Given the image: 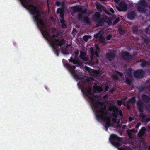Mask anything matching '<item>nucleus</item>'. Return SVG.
Here are the masks:
<instances>
[{
    "instance_id": "1",
    "label": "nucleus",
    "mask_w": 150,
    "mask_h": 150,
    "mask_svg": "<svg viewBox=\"0 0 150 150\" xmlns=\"http://www.w3.org/2000/svg\"><path fill=\"white\" fill-rule=\"evenodd\" d=\"M20 0L22 4L24 6H26L29 10L30 13L33 16V18L36 21L37 25L40 28L43 36L47 38H57V36L54 34H53L52 35H51L50 30L47 28L44 21L40 18L41 14L36 6L28 3L32 0Z\"/></svg>"
},
{
    "instance_id": "2",
    "label": "nucleus",
    "mask_w": 150,
    "mask_h": 150,
    "mask_svg": "<svg viewBox=\"0 0 150 150\" xmlns=\"http://www.w3.org/2000/svg\"><path fill=\"white\" fill-rule=\"evenodd\" d=\"M78 84H79L81 87L85 89L86 91L81 90V91L84 95H86L91 101V106L93 110L94 111L103 108L105 105L100 100H95V96L92 92V81L87 78L81 81Z\"/></svg>"
},
{
    "instance_id": "3",
    "label": "nucleus",
    "mask_w": 150,
    "mask_h": 150,
    "mask_svg": "<svg viewBox=\"0 0 150 150\" xmlns=\"http://www.w3.org/2000/svg\"><path fill=\"white\" fill-rule=\"evenodd\" d=\"M106 106L105 105L103 108H100L94 112L97 119L98 120H101L105 123V130L107 131L108 127L111 126V120L106 110Z\"/></svg>"
},
{
    "instance_id": "4",
    "label": "nucleus",
    "mask_w": 150,
    "mask_h": 150,
    "mask_svg": "<svg viewBox=\"0 0 150 150\" xmlns=\"http://www.w3.org/2000/svg\"><path fill=\"white\" fill-rule=\"evenodd\" d=\"M111 143L115 146L118 147L119 150H130V149L127 148L125 146L119 148L120 146V144L119 142L122 140V138L119 137L115 134L111 135L110 139Z\"/></svg>"
},
{
    "instance_id": "5",
    "label": "nucleus",
    "mask_w": 150,
    "mask_h": 150,
    "mask_svg": "<svg viewBox=\"0 0 150 150\" xmlns=\"http://www.w3.org/2000/svg\"><path fill=\"white\" fill-rule=\"evenodd\" d=\"M137 105L139 112H141L140 116L143 122H148L150 121V117L149 116L144 115L143 113L145 108V105L142 102L138 101L137 103Z\"/></svg>"
},
{
    "instance_id": "6",
    "label": "nucleus",
    "mask_w": 150,
    "mask_h": 150,
    "mask_svg": "<svg viewBox=\"0 0 150 150\" xmlns=\"http://www.w3.org/2000/svg\"><path fill=\"white\" fill-rule=\"evenodd\" d=\"M101 14L98 12H95L94 15L93 16L94 21L96 23V27H99L103 25L106 22V20L104 18H100Z\"/></svg>"
},
{
    "instance_id": "7",
    "label": "nucleus",
    "mask_w": 150,
    "mask_h": 150,
    "mask_svg": "<svg viewBox=\"0 0 150 150\" xmlns=\"http://www.w3.org/2000/svg\"><path fill=\"white\" fill-rule=\"evenodd\" d=\"M108 109L110 111H112L113 116L116 117L119 115L121 116V118L123 117V113L121 110H119L117 106L112 104H110L108 107Z\"/></svg>"
},
{
    "instance_id": "8",
    "label": "nucleus",
    "mask_w": 150,
    "mask_h": 150,
    "mask_svg": "<svg viewBox=\"0 0 150 150\" xmlns=\"http://www.w3.org/2000/svg\"><path fill=\"white\" fill-rule=\"evenodd\" d=\"M147 3L145 0H140L139 5L137 7V10L140 13H145Z\"/></svg>"
},
{
    "instance_id": "9",
    "label": "nucleus",
    "mask_w": 150,
    "mask_h": 150,
    "mask_svg": "<svg viewBox=\"0 0 150 150\" xmlns=\"http://www.w3.org/2000/svg\"><path fill=\"white\" fill-rule=\"evenodd\" d=\"M67 67L71 74L75 79L78 80L80 79L78 74L76 73L75 71V69L76 68L75 66L68 64L67 65Z\"/></svg>"
},
{
    "instance_id": "10",
    "label": "nucleus",
    "mask_w": 150,
    "mask_h": 150,
    "mask_svg": "<svg viewBox=\"0 0 150 150\" xmlns=\"http://www.w3.org/2000/svg\"><path fill=\"white\" fill-rule=\"evenodd\" d=\"M149 28L147 27L143 32L144 34H143L142 33L141 34V36L142 39L144 40V42L146 44L149 43L150 42V38L149 37L147 36L146 35L149 30Z\"/></svg>"
},
{
    "instance_id": "11",
    "label": "nucleus",
    "mask_w": 150,
    "mask_h": 150,
    "mask_svg": "<svg viewBox=\"0 0 150 150\" xmlns=\"http://www.w3.org/2000/svg\"><path fill=\"white\" fill-rule=\"evenodd\" d=\"M122 59L125 61H130L133 58V56L127 51H123L121 53Z\"/></svg>"
},
{
    "instance_id": "12",
    "label": "nucleus",
    "mask_w": 150,
    "mask_h": 150,
    "mask_svg": "<svg viewBox=\"0 0 150 150\" xmlns=\"http://www.w3.org/2000/svg\"><path fill=\"white\" fill-rule=\"evenodd\" d=\"M144 72L142 69H139L134 73V76L136 78H141L143 77Z\"/></svg>"
},
{
    "instance_id": "13",
    "label": "nucleus",
    "mask_w": 150,
    "mask_h": 150,
    "mask_svg": "<svg viewBox=\"0 0 150 150\" xmlns=\"http://www.w3.org/2000/svg\"><path fill=\"white\" fill-rule=\"evenodd\" d=\"M136 15L134 11H130L127 13V18L130 20H133L135 18Z\"/></svg>"
},
{
    "instance_id": "14",
    "label": "nucleus",
    "mask_w": 150,
    "mask_h": 150,
    "mask_svg": "<svg viewBox=\"0 0 150 150\" xmlns=\"http://www.w3.org/2000/svg\"><path fill=\"white\" fill-rule=\"evenodd\" d=\"M80 52V54L79 57L81 59L84 61H88L89 60L88 57V56H86V54L85 52L81 51Z\"/></svg>"
},
{
    "instance_id": "15",
    "label": "nucleus",
    "mask_w": 150,
    "mask_h": 150,
    "mask_svg": "<svg viewBox=\"0 0 150 150\" xmlns=\"http://www.w3.org/2000/svg\"><path fill=\"white\" fill-rule=\"evenodd\" d=\"M105 56L107 59L110 61H112L114 60L115 57V54L112 52L107 53Z\"/></svg>"
},
{
    "instance_id": "16",
    "label": "nucleus",
    "mask_w": 150,
    "mask_h": 150,
    "mask_svg": "<svg viewBox=\"0 0 150 150\" xmlns=\"http://www.w3.org/2000/svg\"><path fill=\"white\" fill-rule=\"evenodd\" d=\"M119 7L120 11H126L127 8L126 4L125 1H122L119 4Z\"/></svg>"
},
{
    "instance_id": "17",
    "label": "nucleus",
    "mask_w": 150,
    "mask_h": 150,
    "mask_svg": "<svg viewBox=\"0 0 150 150\" xmlns=\"http://www.w3.org/2000/svg\"><path fill=\"white\" fill-rule=\"evenodd\" d=\"M139 62H141V66L142 67H146L147 66H150V62L143 59H140Z\"/></svg>"
},
{
    "instance_id": "18",
    "label": "nucleus",
    "mask_w": 150,
    "mask_h": 150,
    "mask_svg": "<svg viewBox=\"0 0 150 150\" xmlns=\"http://www.w3.org/2000/svg\"><path fill=\"white\" fill-rule=\"evenodd\" d=\"M142 98L144 102L146 103H149L150 102V98L147 95L143 94L142 96Z\"/></svg>"
},
{
    "instance_id": "19",
    "label": "nucleus",
    "mask_w": 150,
    "mask_h": 150,
    "mask_svg": "<svg viewBox=\"0 0 150 150\" xmlns=\"http://www.w3.org/2000/svg\"><path fill=\"white\" fill-rule=\"evenodd\" d=\"M125 78L126 83L130 86L133 82L132 76H127L126 75L125 76Z\"/></svg>"
},
{
    "instance_id": "20",
    "label": "nucleus",
    "mask_w": 150,
    "mask_h": 150,
    "mask_svg": "<svg viewBox=\"0 0 150 150\" xmlns=\"http://www.w3.org/2000/svg\"><path fill=\"white\" fill-rule=\"evenodd\" d=\"M93 88V90L97 92L101 93L103 91V88L102 87L97 86L96 83H94Z\"/></svg>"
},
{
    "instance_id": "21",
    "label": "nucleus",
    "mask_w": 150,
    "mask_h": 150,
    "mask_svg": "<svg viewBox=\"0 0 150 150\" xmlns=\"http://www.w3.org/2000/svg\"><path fill=\"white\" fill-rule=\"evenodd\" d=\"M71 8L73 11L75 13L80 12V11L82 10V8L79 6L72 7Z\"/></svg>"
},
{
    "instance_id": "22",
    "label": "nucleus",
    "mask_w": 150,
    "mask_h": 150,
    "mask_svg": "<svg viewBox=\"0 0 150 150\" xmlns=\"http://www.w3.org/2000/svg\"><path fill=\"white\" fill-rule=\"evenodd\" d=\"M99 74V71L97 70H93L91 73V75L92 77H96Z\"/></svg>"
},
{
    "instance_id": "23",
    "label": "nucleus",
    "mask_w": 150,
    "mask_h": 150,
    "mask_svg": "<svg viewBox=\"0 0 150 150\" xmlns=\"http://www.w3.org/2000/svg\"><path fill=\"white\" fill-rule=\"evenodd\" d=\"M60 22L61 24V27L62 28H66L67 26L66 24V21L64 19H61L60 20Z\"/></svg>"
},
{
    "instance_id": "24",
    "label": "nucleus",
    "mask_w": 150,
    "mask_h": 150,
    "mask_svg": "<svg viewBox=\"0 0 150 150\" xmlns=\"http://www.w3.org/2000/svg\"><path fill=\"white\" fill-rule=\"evenodd\" d=\"M99 38V41L100 43L104 45L105 44V40L104 37L102 35H100L98 36Z\"/></svg>"
},
{
    "instance_id": "25",
    "label": "nucleus",
    "mask_w": 150,
    "mask_h": 150,
    "mask_svg": "<svg viewBox=\"0 0 150 150\" xmlns=\"http://www.w3.org/2000/svg\"><path fill=\"white\" fill-rule=\"evenodd\" d=\"M65 11V7H61L58 8L57 11V14L64 13Z\"/></svg>"
},
{
    "instance_id": "26",
    "label": "nucleus",
    "mask_w": 150,
    "mask_h": 150,
    "mask_svg": "<svg viewBox=\"0 0 150 150\" xmlns=\"http://www.w3.org/2000/svg\"><path fill=\"white\" fill-rule=\"evenodd\" d=\"M132 69L130 67L127 69L126 72V74L127 75V76H129L130 77H131V76H132Z\"/></svg>"
},
{
    "instance_id": "27",
    "label": "nucleus",
    "mask_w": 150,
    "mask_h": 150,
    "mask_svg": "<svg viewBox=\"0 0 150 150\" xmlns=\"http://www.w3.org/2000/svg\"><path fill=\"white\" fill-rule=\"evenodd\" d=\"M84 22L85 23L89 24L90 23V19L88 17V16H85L83 20Z\"/></svg>"
},
{
    "instance_id": "28",
    "label": "nucleus",
    "mask_w": 150,
    "mask_h": 150,
    "mask_svg": "<svg viewBox=\"0 0 150 150\" xmlns=\"http://www.w3.org/2000/svg\"><path fill=\"white\" fill-rule=\"evenodd\" d=\"M146 130V128L145 127H143L140 130L139 133L141 135H143L144 134Z\"/></svg>"
},
{
    "instance_id": "29",
    "label": "nucleus",
    "mask_w": 150,
    "mask_h": 150,
    "mask_svg": "<svg viewBox=\"0 0 150 150\" xmlns=\"http://www.w3.org/2000/svg\"><path fill=\"white\" fill-rule=\"evenodd\" d=\"M136 99L134 97H133L131 99H129L128 100V103H131L132 104L134 103H135Z\"/></svg>"
},
{
    "instance_id": "30",
    "label": "nucleus",
    "mask_w": 150,
    "mask_h": 150,
    "mask_svg": "<svg viewBox=\"0 0 150 150\" xmlns=\"http://www.w3.org/2000/svg\"><path fill=\"white\" fill-rule=\"evenodd\" d=\"M91 36L90 35H84L83 37V39L85 42H86L88 41L89 38H91Z\"/></svg>"
},
{
    "instance_id": "31",
    "label": "nucleus",
    "mask_w": 150,
    "mask_h": 150,
    "mask_svg": "<svg viewBox=\"0 0 150 150\" xmlns=\"http://www.w3.org/2000/svg\"><path fill=\"white\" fill-rule=\"evenodd\" d=\"M119 33V34L123 35L125 33V31L123 30L122 28H118Z\"/></svg>"
},
{
    "instance_id": "32",
    "label": "nucleus",
    "mask_w": 150,
    "mask_h": 150,
    "mask_svg": "<svg viewBox=\"0 0 150 150\" xmlns=\"http://www.w3.org/2000/svg\"><path fill=\"white\" fill-rule=\"evenodd\" d=\"M138 29L136 27H134L132 28L133 32L134 33L137 34L138 33Z\"/></svg>"
},
{
    "instance_id": "33",
    "label": "nucleus",
    "mask_w": 150,
    "mask_h": 150,
    "mask_svg": "<svg viewBox=\"0 0 150 150\" xmlns=\"http://www.w3.org/2000/svg\"><path fill=\"white\" fill-rule=\"evenodd\" d=\"M112 78L114 80L117 81L119 79L118 76L116 74L113 75L112 76Z\"/></svg>"
},
{
    "instance_id": "34",
    "label": "nucleus",
    "mask_w": 150,
    "mask_h": 150,
    "mask_svg": "<svg viewBox=\"0 0 150 150\" xmlns=\"http://www.w3.org/2000/svg\"><path fill=\"white\" fill-rule=\"evenodd\" d=\"M119 20L120 19L119 18H116L113 22V25H115L117 23H118L119 22Z\"/></svg>"
},
{
    "instance_id": "35",
    "label": "nucleus",
    "mask_w": 150,
    "mask_h": 150,
    "mask_svg": "<svg viewBox=\"0 0 150 150\" xmlns=\"http://www.w3.org/2000/svg\"><path fill=\"white\" fill-rule=\"evenodd\" d=\"M73 63L74 64H79V62L78 60L75 58H74V59L73 62Z\"/></svg>"
},
{
    "instance_id": "36",
    "label": "nucleus",
    "mask_w": 150,
    "mask_h": 150,
    "mask_svg": "<svg viewBox=\"0 0 150 150\" xmlns=\"http://www.w3.org/2000/svg\"><path fill=\"white\" fill-rule=\"evenodd\" d=\"M117 104L119 106H121L123 104V102L122 100H117Z\"/></svg>"
},
{
    "instance_id": "37",
    "label": "nucleus",
    "mask_w": 150,
    "mask_h": 150,
    "mask_svg": "<svg viewBox=\"0 0 150 150\" xmlns=\"http://www.w3.org/2000/svg\"><path fill=\"white\" fill-rule=\"evenodd\" d=\"M90 63L91 64L94 65L96 64H97L98 63V61H97L96 62H94L93 61H90Z\"/></svg>"
},
{
    "instance_id": "38",
    "label": "nucleus",
    "mask_w": 150,
    "mask_h": 150,
    "mask_svg": "<svg viewBox=\"0 0 150 150\" xmlns=\"http://www.w3.org/2000/svg\"><path fill=\"white\" fill-rule=\"evenodd\" d=\"M86 12L87 9H85L84 10H83L82 9V10L80 11V12H81L83 15L84 14H86Z\"/></svg>"
},
{
    "instance_id": "39",
    "label": "nucleus",
    "mask_w": 150,
    "mask_h": 150,
    "mask_svg": "<svg viewBox=\"0 0 150 150\" xmlns=\"http://www.w3.org/2000/svg\"><path fill=\"white\" fill-rule=\"evenodd\" d=\"M94 54L95 55L96 58L99 57V55L98 54V52L97 50L95 51L94 52Z\"/></svg>"
},
{
    "instance_id": "40",
    "label": "nucleus",
    "mask_w": 150,
    "mask_h": 150,
    "mask_svg": "<svg viewBox=\"0 0 150 150\" xmlns=\"http://www.w3.org/2000/svg\"><path fill=\"white\" fill-rule=\"evenodd\" d=\"M83 14L81 12H79L78 13V18L80 19H81L82 18V15Z\"/></svg>"
},
{
    "instance_id": "41",
    "label": "nucleus",
    "mask_w": 150,
    "mask_h": 150,
    "mask_svg": "<svg viewBox=\"0 0 150 150\" xmlns=\"http://www.w3.org/2000/svg\"><path fill=\"white\" fill-rule=\"evenodd\" d=\"M112 37V35L111 34H109L108 35L106 36V39L107 40H110Z\"/></svg>"
},
{
    "instance_id": "42",
    "label": "nucleus",
    "mask_w": 150,
    "mask_h": 150,
    "mask_svg": "<svg viewBox=\"0 0 150 150\" xmlns=\"http://www.w3.org/2000/svg\"><path fill=\"white\" fill-rule=\"evenodd\" d=\"M55 4L57 6H60V5H61L60 2L58 1H56L55 2Z\"/></svg>"
},
{
    "instance_id": "43",
    "label": "nucleus",
    "mask_w": 150,
    "mask_h": 150,
    "mask_svg": "<svg viewBox=\"0 0 150 150\" xmlns=\"http://www.w3.org/2000/svg\"><path fill=\"white\" fill-rule=\"evenodd\" d=\"M116 72L121 77L123 76V75L122 73L118 71H116Z\"/></svg>"
},
{
    "instance_id": "44",
    "label": "nucleus",
    "mask_w": 150,
    "mask_h": 150,
    "mask_svg": "<svg viewBox=\"0 0 150 150\" xmlns=\"http://www.w3.org/2000/svg\"><path fill=\"white\" fill-rule=\"evenodd\" d=\"M64 13H60V16L61 18V19H64Z\"/></svg>"
},
{
    "instance_id": "45",
    "label": "nucleus",
    "mask_w": 150,
    "mask_h": 150,
    "mask_svg": "<svg viewBox=\"0 0 150 150\" xmlns=\"http://www.w3.org/2000/svg\"><path fill=\"white\" fill-rule=\"evenodd\" d=\"M141 124L140 122L138 123L136 125L135 128L137 129H138L139 126L141 125Z\"/></svg>"
},
{
    "instance_id": "46",
    "label": "nucleus",
    "mask_w": 150,
    "mask_h": 150,
    "mask_svg": "<svg viewBox=\"0 0 150 150\" xmlns=\"http://www.w3.org/2000/svg\"><path fill=\"white\" fill-rule=\"evenodd\" d=\"M60 3H61V5L60 6H62V7H64V6L65 5V3L63 1H62V2H60Z\"/></svg>"
},
{
    "instance_id": "47",
    "label": "nucleus",
    "mask_w": 150,
    "mask_h": 150,
    "mask_svg": "<svg viewBox=\"0 0 150 150\" xmlns=\"http://www.w3.org/2000/svg\"><path fill=\"white\" fill-rule=\"evenodd\" d=\"M79 54V51L77 50L74 52V55L75 57H77Z\"/></svg>"
},
{
    "instance_id": "48",
    "label": "nucleus",
    "mask_w": 150,
    "mask_h": 150,
    "mask_svg": "<svg viewBox=\"0 0 150 150\" xmlns=\"http://www.w3.org/2000/svg\"><path fill=\"white\" fill-rule=\"evenodd\" d=\"M94 53L93 52L92 53L91 59L92 60H93V59L94 58Z\"/></svg>"
},
{
    "instance_id": "49",
    "label": "nucleus",
    "mask_w": 150,
    "mask_h": 150,
    "mask_svg": "<svg viewBox=\"0 0 150 150\" xmlns=\"http://www.w3.org/2000/svg\"><path fill=\"white\" fill-rule=\"evenodd\" d=\"M128 103H128V102H127V105H126V107L127 108V109H128V110H129L130 109V105H129L128 104Z\"/></svg>"
},
{
    "instance_id": "50",
    "label": "nucleus",
    "mask_w": 150,
    "mask_h": 150,
    "mask_svg": "<svg viewBox=\"0 0 150 150\" xmlns=\"http://www.w3.org/2000/svg\"><path fill=\"white\" fill-rule=\"evenodd\" d=\"M74 59H73L72 57H70V59H69V60L70 62H73L74 60Z\"/></svg>"
},
{
    "instance_id": "51",
    "label": "nucleus",
    "mask_w": 150,
    "mask_h": 150,
    "mask_svg": "<svg viewBox=\"0 0 150 150\" xmlns=\"http://www.w3.org/2000/svg\"><path fill=\"white\" fill-rule=\"evenodd\" d=\"M110 11L112 13H114V11L112 8H110Z\"/></svg>"
},
{
    "instance_id": "52",
    "label": "nucleus",
    "mask_w": 150,
    "mask_h": 150,
    "mask_svg": "<svg viewBox=\"0 0 150 150\" xmlns=\"http://www.w3.org/2000/svg\"><path fill=\"white\" fill-rule=\"evenodd\" d=\"M133 120V118L131 117H129V121L131 122Z\"/></svg>"
},
{
    "instance_id": "53",
    "label": "nucleus",
    "mask_w": 150,
    "mask_h": 150,
    "mask_svg": "<svg viewBox=\"0 0 150 150\" xmlns=\"http://www.w3.org/2000/svg\"><path fill=\"white\" fill-rule=\"evenodd\" d=\"M96 47L97 50H98L99 51H100L99 47L97 45H96Z\"/></svg>"
},
{
    "instance_id": "54",
    "label": "nucleus",
    "mask_w": 150,
    "mask_h": 150,
    "mask_svg": "<svg viewBox=\"0 0 150 150\" xmlns=\"http://www.w3.org/2000/svg\"><path fill=\"white\" fill-rule=\"evenodd\" d=\"M46 4L48 8L49 7V0H47V1Z\"/></svg>"
},
{
    "instance_id": "55",
    "label": "nucleus",
    "mask_w": 150,
    "mask_h": 150,
    "mask_svg": "<svg viewBox=\"0 0 150 150\" xmlns=\"http://www.w3.org/2000/svg\"><path fill=\"white\" fill-rule=\"evenodd\" d=\"M105 13L107 14H108V15H110L111 14V13L107 11H105Z\"/></svg>"
},
{
    "instance_id": "56",
    "label": "nucleus",
    "mask_w": 150,
    "mask_h": 150,
    "mask_svg": "<svg viewBox=\"0 0 150 150\" xmlns=\"http://www.w3.org/2000/svg\"><path fill=\"white\" fill-rule=\"evenodd\" d=\"M114 89H110V91L112 93H113L114 92Z\"/></svg>"
},
{
    "instance_id": "57",
    "label": "nucleus",
    "mask_w": 150,
    "mask_h": 150,
    "mask_svg": "<svg viewBox=\"0 0 150 150\" xmlns=\"http://www.w3.org/2000/svg\"><path fill=\"white\" fill-rule=\"evenodd\" d=\"M98 34H96V35H94L95 38H98Z\"/></svg>"
},
{
    "instance_id": "58",
    "label": "nucleus",
    "mask_w": 150,
    "mask_h": 150,
    "mask_svg": "<svg viewBox=\"0 0 150 150\" xmlns=\"http://www.w3.org/2000/svg\"><path fill=\"white\" fill-rule=\"evenodd\" d=\"M85 69L87 70H88L89 69V68L88 67L86 66L85 67Z\"/></svg>"
},
{
    "instance_id": "59",
    "label": "nucleus",
    "mask_w": 150,
    "mask_h": 150,
    "mask_svg": "<svg viewBox=\"0 0 150 150\" xmlns=\"http://www.w3.org/2000/svg\"><path fill=\"white\" fill-rule=\"evenodd\" d=\"M127 133L128 135H130L131 134V132L130 131H127Z\"/></svg>"
},
{
    "instance_id": "60",
    "label": "nucleus",
    "mask_w": 150,
    "mask_h": 150,
    "mask_svg": "<svg viewBox=\"0 0 150 150\" xmlns=\"http://www.w3.org/2000/svg\"><path fill=\"white\" fill-rule=\"evenodd\" d=\"M111 22L110 21H109L108 22V25H110V24H111Z\"/></svg>"
},
{
    "instance_id": "61",
    "label": "nucleus",
    "mask_w": 150,
    "mask_h": 150,
    "mask_svg": "<svg viewBox=\"0 0 150 150\" xmlns=\"http://www.w3.org/2000/svg\"><path fill=\"white\" fill-rule=\"evenodd\" d=\"M122 104H123V105L124 106H126V105H127V103H123Z\"/></svg>"
},
{
    "instance_id": "62",
    "label": "nucleus",
    "mask_w": 150,
    "mask_h": 150,
    "mask_svg": "<svg viewBox=\"0 0 150 150\" xmlns=\"http://www.w3.org/2000/svg\"><path fill=\"white\" fill-rule=\"evenodd\" d=\"M140 88L142 90H143L144 89V88L143 87H141Z\"/></svg>"
},
{
    "instance_id": "63",
    "label": "nucleus",
    "mask_w": 150,
    "mask_h": 150,
    "mask_svg": "<svg viewBox=\"0 0 150 150\" xmlns=\"http://www.w3.org/2000/svg\"><path fill=\"white\" fill-rule=\"evenodd\" d=\"M149 90L150 91V84H149Z\"/></svg>"
},
{
    "instance_id": "64",
    "label": "nucleus",
    "mask_w": 150,
    "mask_h": 150,
    "mask_svg": "<svg viewBox=\"0 0 150 150\" xmlns=\"http://www.w3.org/2000/svg\"><path fill=\"white\" fill-rule=\"evenodd\" d=\"M148 149L149 150H150V146H149Z\"/></svg>"
}]
</instances>
